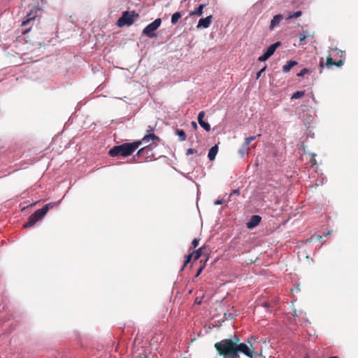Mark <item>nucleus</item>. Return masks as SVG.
Masks as SVG:
<instances>
[{
  "instance_id": "obj_14",
  "label": "nucleus",
  "mask_w": 358,
  "mask_h": 358,
  "mask_svg": "<svg viewBox=\"0 0 358 358\" xmlns=\"http://www.w3.org/2000/svg\"><path fill=\"white\" fill-rule=\"evenodd\" d=\"M282 19L283 16L281 14L275 15L271 21L269 27L270 30H273L275 27H277L280 24Z\"/></svg>"
},
{
  "instance_id": "obj_9",
  "label": "nucleus",
  "mask_w": 358,
  "mask_h": 358,
  "mask_svg": "<svg viewBox=\"0 0 358 358\" xmlns=\"http://www.w3.org/2000/svg\"><path fill=\"white\" fill-rule=\"evenodd\" d=\"M280 45V43L279 42H277L275 43H273L272 45H271L265 51V52L262 55L260 56L259 58H258V60L259 62H264L266 60H267L270 57H271L276 48Z\"/></svg>"
},
{
  "instance_id": "obj_36",
  "label": "nucleus",
  "mask_w": 358,
  "mask_h": 358,
  "mask_svg": "<svg viewBox=\"0 0 358 358\" xmlns=\"http://www.w3.org/2000/svg\"><path fill=\"white\" fill-rule=\"evenodd\" d=\"M304 358H308V357H304Z\"/></svg>"
},
{
  "instance_id": "obj_24",
  "label": "nucleus",
  "mask_w": 358,
  "mask_h": 358,
  "mask_svg": "<svg viewBox=\"0 0 358 358\" xmlns=\"http://www.w3.org/2000/svg\"><path fill=\"white\" fill-rule=\"evenodd\" d=\"M266 66H265L259 71L257 72V79L260 78V76H262V73H263L266 71Z\"/></svg>"
},
{
  "instance_id": "obj_5",
  "label": "nucleus",
  "mask_w": 358,
  "mask_h": 358,
  "mask_svg": "<svg viewBox=\"0 0 358 358\" xmlns=\"http://www.w3.org/2000/svg\"><path fill=\"white\" fill-rule=\"evenodd\" d=\"M162 20L160 18L156 19L152 23L147 25L143 30L142 33L146 35L149 38H153L155 36V31L160 27Z\"/></svg>"
},
{
  "instance_id": "obj_21",
  "label": "nucleus",
  "mask_w": 358,
  "mask_h": 358,
  "mask_svg": "<svg viewBox=\"0 0 358 358\" xmlns=\"http://www.w3.org/2000/svg\"><path fill=\"white\" fill-rule=\"evenodd\" d=\"M302 13L301 11L299 10V11H296V12H294V13H290L288 15V17H287V20L289 19H292V18H296V17H299L301 15Z\"/></svg>"
},
{
  "instance_id": "obj_34",
  "label": "nucleus",
  "mask_w": 358,
  "mask_h": 358,
  "mask_svg": "<svg viewBox=\"0 0 358 358\" xmlns=\"http://www.w3.org/2000/svg\"><path fill=\"white\" fill-rule=\"evenodd\" d=\"M311 98H312V99H313L314 101H315V98L314 94H312V95H311Z\"/></svg>"
},
{
  "instance_id": "obj_35",
  "label": "nucleus",
  "mask_w": 358,
  "mask_h": 358,
  "mask_svg": "<svg viewBox=\"0 0 358 358\" xmlns=\"http://www.w3.org/2000/svg\"><path fill=\"white\" fill-rule=\"evenodd\" d=\"M329 358H336V357H329Z\"/></svg>"
},
{
  "instance_id": "obj_1",
  "label": "nucleus",
  "mask_w": 358,
  "mask_h": 358,
  "mask_svg": "<svg viewBox=\"0 0 358 358\" xmlns=\"http://www.w3.org/2000/svg\"><path fill=\"white\" fill-rule=\"evenodd\" d=\"M158 139L155 134H148L143 137L142 141H135L133 143H126L120 145H117L111 148L109 155L112 157L122 156L127 157L131 155L141 144L142 141L148 143L151 140Z\"/></svg>"
},
{
  "instance_id": "obj_28",
  "label": "nucleus",
  "mask_w": 358,
  "mask_h": 358,
  "mask_svg": "<svg viewBox=\"0 0 358 358\" xmlns=\"http://www.w3.org/2000/svg\"><path fill=\"white\" fill-rule=\"evenodd\" d=\"M199 239L195 238L192 241V245L194 248H196L199 245Z\"/></svg>"
},
{
  "instance_id": "obj_26",
  "label": "nucleus",
  "mask_w": 358,
  "mask_h": 358,
  "mask_svg": "<svg viewBox=\"0 0 358 358\" xmlns=\"http://www.w3.org/2000/svg\"><path fill=\"white\" fill-rule=\"evenodd\" d=\"M201 255V248L196 250V252L195 253L194 259H198L200 257Z\"/></svg>"
},
{
  "instance_id": "obj_20",
  "label": "nucleus",
  "mask_w": 358,
  "mask_h": 358,
  "mask_svg": "<svg viewBox=\"0 0 358 358\" xmlns=\"http://www.w3.org/2000/svg\"><path fill=\"white\" fill-rule=\"evenodd\" d=\"M176 134L179 136L180 140L181 141H184L186 139V134L183 130L178 129L176 131Z\"/></svg>"
},
{
  "instance_id": "obj_22",
  "label": "nucleus",
  "mask_w": 358,
  "mask_h": 358,
  "mask_svg": "<svg viewBox=\"0 0 358 358\" xmlns=\"http://www.w3.org/2000/svg\"><path fill=\"white\" fill-rule=\"evenodd\" d=\"M308 72L309 71L307 69H303L297 74V76L299 77H302L304 75L307 74Z\"/></svg>"
},
{
  "instance_id": "obj_32",
  "label": "nucleus",
  "mask_w": 358,
  "mask_h": 358,
  "mask_svg": "<svg viewBox=\"0 0 358 358\" xmlns=\"http://www.w3.org/2000/svg\"><path fill=\"white\" fill-rule=\"evenodd\" d=\"M202 271V268H200V269L197 271L196 274V277L199 276Z\"/></svg>"
},
{
  "instance_id": "obj_30",
  "label": "nucleus",
  "mask_w": 358,
  "mask_h": 358,
  "mask_svg": "<svg viewBox=\"0 0 358 358\" xmlns=\"http://www.w3.org/2000/svg\"><path fill=\"white\" fill-rule=\"evenodd\" d=\"M223 203V199H218V200H216L214 203L215 205H220Z\"/></svg>"
},
{
  "instance_id": "obj_10",
  "label": "nucleus",
  "mask_w": 358,
  "mask_h": 358,
  "mask_svg": "<svg viewBox=\"0 0 358 358\" xmlns=\"http://www.w3.org/2000/svg\"><path fill=\"white\" fill-rule=\"evenodd\" d=\"M257 138L256 136H250L245 138V142L242 145L241 148L238 150V153L241 155V157H244L245 154H248L250 152L249 145L251 142L255 140Z\"/></svg>"
},
{
  "instance_id": "obj_19",
  "label": "nucleus",
  "mask_w": 358,
  "mask_h": 358,
  "mask_svg": "<svg viewBox=\"0 0 358 358\" xmlns=\"http://www.w3.org/2000/svg\"><path fill=\"white\" fill-rule=\"evenodd\" d=\"M304 94H305L304 91H297L292 95L291 99H299V98L303 97L304 96Z\"/></svg>"
},
{
  "instance_id": "obj_27",
  "label": "nucleus",
  "mask_w": 358,
  "mask_h": 358,
  "mask_svg": "<svg viewBox=\"0 0 358 358\" xmlns=\"http://www.w3.org/2000/svg\"><path fill=\"white\" fill-rule=\"evenodd\" d=\"M195 152H196V150H194L193 148H189L187 150L186 155H192V154L195 153Z\"/></svg>"
},
{
  "instance_id": "obj_16",
  "label": "nucleus",
  "mask_w": 358,
  "mask_h": 358,
  "mask_svg": "<svg viewBox=\"0 0 358 358\" xmlns=\"http://www.w3.org/2000/svg\"><path fill=\"white\" fill-rule=\"evenodd\" d=\"M297 64V62L295 61L289 60L287 62L285 65L282 66V71L285 73H287L290 71V69L296 66Z\"/></svg>"
},
{
  "instance_id": "obj_31",
  "label": "nucleus",
  "mask_w": 358,
  "mask_h": 358,
  "mask_svg": "<svg viewBox=\"0 0 358 358\" xmlns=\"http://www.w3.org/2000/svg\"><path fill=\"white\" fill-rule=\"evenodd\" d=\"M240 194V191H239L238 189H235V190H234V191L231 193L230 196H231V195H233V194Z\"/></svg>"
},
{
  "instance_id": "obj_29",
  "label": "nucleus",
  "mask_w": 358,
  "mask_h": 358,
  "mask_svg": "<svg viewBox=\"0 0 358 358\" xmlns=\"http://www.w3.org/2000/svg\"><path fill=\"white\" fill-rule=\"evenodd\" d=\"M306 36L304 34H300L299 35V39H300V41H303L306 39Z\"/></svg>"
},
{
  "instance_id": "obj_33",
  "label": "nucleus",
  "mask_w": 358,
  "mask_h": 358,
  "mask_svg": "<svg viewBox=\"0 0 358 358\" xmlns=\"http://www.w3.org/2000/svg\"><path fill=\"white\" fill-rule=\"evenodd\" d=\"M192 127H193L194 128H195V129H196V128L197 127V124H196V123L195 122H192Z\"/></svg>"
},
{
  "instance_id": "obj_2",
  "label": "nucleus",
  "mask_w": 358,
  "mask_h": 358,
  "mask_svg": "<svg viewBox=\"0 0 358 358\" xmlns=\"http://www.w3.org/2000/svg\"><path fill=\"white\" fill-rule=\"evenodd\" d=\"M220 355L224 358H236V341L232 339H224L215 344Z\"/></svg>"
},
{
  "instance_id": "obj_12",
  "label": "nucleus",
  "mask_w": 358,
  "mask_h": 358,
  "mask_svg": "<svg viewBox=\"0 0 358 358\" xmlns=\"http://www.w3.org/2000/svg\"><path fill=\"white\" fill-rule=\"evenodd\" d=\"M212 22V15H209L205 18H201L199 20L198 24L196 27L198 29L203 27V28H208Z\"/></svg>"
},
{
  "instance_id": "obj_17",
  "label": "nucleus",
  "mask_w": 358,
  "mask_h": 358,
  "mask_svg": "<svg viewBox=\"0 0 358 358\" xmlns=\"http://www.w3.org/2000/svg\"><path fill=\"white\" fill-rule=\"evenodd\" d=\"M205 7L204 4L200 5L194 11H192L189 13L190 16L196 15L198 16H201L203 14V9Z\"/></svg>"
},
{
  "instance_id": "obj_4",
  "label": "nucleus",
  "mask_w": 358,
  "mask_h": 358,
  "mask_svg": "<svg viewBox=\"0 0 358 358\" xmlns=\"http://www.w3.org/2000/svg\"><path fill=\"white\" fill-rule=\"evenodd\" d=\"M343 57V52L339 50L338 48H331L329 51V56L327 59L326 65L328 67L332 66L334 65L341 66L343 65V62L342 60H339L338 62L334 61V59H336L338 57Z\"/></svg>"
},
{
  "instance_id": "obj_13",
  "label": "nucleus",
  "mask_w": 358,
  "mask_h": 358,
  "mask_svg": "<svg viewBox=\"0 0 358 358\" xmlns=\"http://www.w3.org/2000/svg\"><path fill=\"white\" fill-rule=\"evenodd\" d=\"M261 217L259 215H252L247 223V227L250 229L255 228L257 227L259 222H261Z\"/></svg>"
},
{
  "instance_id": "obj_15",
  "label": "nucleus",
  "mask_w": 358,
  "mask_h": 358,
  "mask_svg": "<svg viewBox=\"0 0 358 358\" xmlns=\"http://www.w3.org/2000/svg\"><path fill=\"white\" fill-rule=\"evenodd\" d=\"M217 152H218V146L217 145L213 146L209 150L208 155V159L210 161H213L215 159Z\"/></svg>"
},
{
  "instance_id": "obj_8",
  "label": "nucleus",
  "mask_w": 358,
  "mask_h": 358,
  "mask_svg": "<svg viewBox=\"0 0 358 358\" xmlns=\"http://www.w3.org/2000/svg\"><path fill=\"white\" fill-rule=\"evenodd\" d=\"M135 15L130 13L128 11L123 13V15L117 20V25L119 27H123L124 25H131L134 22V17Z\"/></svg>"
},
{
  "instance_id": "obj_23",
  "label": "nucleus",
  "mask_w": 358,
  "mask_h": 358,
  "mask_svg": "<svg viewBox=\"0 0 358 358\" xmlns=\"http://www.w3.org/2000/svg\"><path fill=\"white\" fill-rule=\"evenodd\" d=\"M150 150L147 148V147H145L143 148H141L138 151V155H143L144 154V152H148Z\"/></svg>"
},
{
  "instance_id": "obj_25",
  "label": "nucleus",
  "mask_w": 358,
  "mask_h": 358,
  "mask_svg": "<svg viewBox=\"0 0 358 358\" xmlns=\"http://www.w3.org/2000/svg\"><path fill=\"white\" fill-rule=\"evenodd\" d=\"M192 257V254H190L186 257V259H185V264H184L185 266L190 262Z\"/></svg>"
},
{
  "instance_id": "obj_11",
  "label": "nucleus",
  "mask_w": 358,
  "mask_h": 358,
  "mask_svg": "<svg viewBox=\"0 0 358 358\" xmlns=\"http://www.w3.org/2000/svg\"><path fill=\"white\" fill-rule=\"evenodd\" d=\"M204 116H205L204 111L202 110V111L199 112V113L198 115V122L201 127H203L206 131H209L210 130V125L208 122H206L203 120Z\"/></svg>"
},
{
  "instance_id": "obj_18",
  "label": "nucleus",
  "mask_w": 358,
  "mask_h": 358,
  "mask_svg": "<svg viewBox=\"0 0 358 358\" xmlns=\"http://www.w3.org/2000/svg\"><path fill=\"white\" fill-rule=\"evenodd\" d=\"M182 15L180 12H176L174 14H173L171 17V23L173 24H176L178 20L181 17Z\"/></svg>"
},
{
  "instance_id": "obj_7",
  "label": "nucleus",
  "mask_w": 358,
  "mask_h": 358,
  "mask_svg": "<svg viewBox=\"0 0 358 358\" xmlns=\"http://www.w3.org/2000/svg\"><path fill=\"white\" fill-rule=\"evenodd\" d=\"M36 17V14H34L33 12H30L27 15L26 20H24L22 22V27L25 28L22 31V33L23 34H26L27 33H28L30 31L31 26L34 24Z\"/></svg>"
},
{
  "instance_id": "obj_6",
  "label": "nucleus",
  "mask_w": 358,
  "mask_h": 358,
  "mask_svg": "<svg viewBox=\"0 0 358 358\" xmlns=\"http://www.w3.org/2000/svg\"><path fill=\"white\" fill-rule=\"evenodd\" d=\"M238 339L236 338V358L238 357L239 353H243L248 357L252 358L254 356L253 350L247 345L246 344L241 343H238Z\"/></svg>"
},
{
  "instance_id": "obj_3",
  "label": "nucleus",
  "mask_w": 358,
  "mask_h": 358,
  "mask_svg": "<svg viewBox=\"0 0 358 358\" xmlns=\"http://www.w3.org/2000/svg\"><path fill=\"white\" fill-rule=\"evenodd\" d=\"M52 203H50L45 205L42 208L36 210L29 217L28 222L24 225L25 228L34 226L38 221L41 220L48 213V210L52 208Z\"/></svg>"
}]
</instances>
